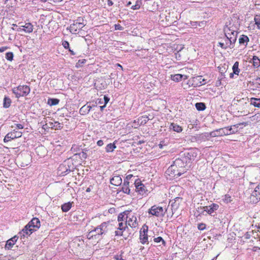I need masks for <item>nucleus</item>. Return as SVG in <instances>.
<instances>
[{
  "label": "nucleus",
  "mask_w": 260,
  "mask_h": 260,
  "mask_svg": "<svg viewBox=\"0 0 260 260\" xmlns=\"http://www.w3.org/2000/svg\"><path fill=\"white\" fill-rule=\"evenodd\" d=\"M199 150L196 147H190L187 150V151L184 152V155L185 160L177 159L174 161V165H172L168 170V172L174 171L173 175L174 177L177 176H180L184 173L186 172L187 169L184 165V161H187V159L189 160L194 159L198 154Z\"/></svg>",
  "instance_id": "f257e3e1"
},
{
  "label": "nucleus",
  "mask_w": 260,
  "mask_h": 260,
  "mask_svg": "<svg viewBox=\"0 0 260 260\" xmlns=\"http://www.w3.org/2000/svg\"><path fill=\"white\" fill-rule=\"evenodd\" d=\"M113 229L112 224L109 221L104 222L100 225L92 230V233L97 234L98 237L100 236L103 237Z\"/></svg>",
  "instance_id": "f03ea898"
},
{
  "label": "nucleus",
  "mask_w": 260,
  "mask_h": 260,
  "mask_svg": "<svg viewBox=\"0 0 260 260\" xmlns=\"http://www.w3.org/2000/svg\"><path fill=\"white\" fill-rule=\"evenodd\" d=\"M40 221L38 218H33L22 230V232L27 235H30L33 232L36 231L40 227Z\"/></svg>",
  "instance_id": "7ed1b4c3"
},
{
  "label": "nucleus",
  "mask_w": 260,
  "mask_h": 260,
  "mask_svg": "<svg viewBox=\"0 0 260 260\" xmlns=\"http://www.w3.org/2000/svg\"><path fill=\"white\" fill-rule=\"evenodd\" d=\"M74 166L72 160L69 159L65 160L58 168V174L61 176H65L70 172L73 171Z\"/></svg>",
  "instance_id": "20e7f679"
},
{
  "label": "nucleus",
  "mask_w": 260,
  "mask_h": 260,
  "mask_svg": "<svg viewBox=\"0 0 260 260\" xmlns=\"http://www.w3.org/2000/svg\"><path fill=\"white\" fill-rule=\"evenodd\" d=\"M30 88L27 85H20L12 89V92L17 98L27 95L30 93Z\"/></svg>",
  "instance_id": "39448f33"
},
{
  "label": "nucleus",
  "mask_w": 260,
  "mask_h": 260,
  "mask_svg": "<svg viewBox=\"0 0 260 260\" xmlns=\"http://www.w3.org/2000/svg\"><path fill=\"white\" fill-rule=\"evenodd\" d=\"M166 211H164L163 208L160 206L154 205L149 209L148 213L157 217H163Z\"/></svg>",
  "instance_id": "423d86ee"
},
{
  "label": "nucleus",
  "mask_w": 260,
  "mask_h": 260,
  "mask_svg": "<svg viewBox=\"0 0 260 260\" xmlns=\"http://www.w3.org/2000/svg\"><path fill=\"white\" fill-rule=\"evenodd\" d=\"M134 190L139 192V194L143 195L146 192V187L141 183L140 179L134 180Z\"/></svg>",
  "instance_id": "0eeeda50"
},
{
  "label": "nucleus",
  "mask_w": 260,
  "mask_h": 260,
  "mask_svg": "<svg viewBox=\"0 0 260 260\" xmlns=\"http://www.w3.org/2000/svg\"><path fill=\"white\" fill-rule=\"evenodd\" d=\"M71 151L74 156L78 155L81 159H85L87 156V150H80L79 147H71Z\"/></svg>",
  "instance_id": "6e6552de"
},
{
  "label": "nucleus",
  "mask_w": 260,
  "mask_h": 260,
  "mask_svg": "<svg viewBox=\"0 0 260 260\" xmlns=\"http://www.w3.org/2000/svg\"><path fill=\"white\" fill-rule=\"evenodd\" d=\"M134 180H132L131 182H124L122 186L121 191L123 192L129 194L131 193V190L132 189L134 190Z\"/></svg>",
  "instance_id": "1a4fd4ad"
},
{
  "label": "nucleus",
  "mask_w": 260,
  "mask_h": 260,
  "mask_svg": "<svg viewBox=\"0 0 260 260\" xmlns=\"http://www.w3.org/2000/svg\"><path fill=\"white\" fill-rule=\"evenodd\" d=\"M22 132L14 129L13 132L9 133L4 138V142H8L10 140L19 138L22 135Z\"/></svg>",
  "instance_id": "9d476101"
},
{
  "label": "nucleus",
  "mask_w": 260,
  "mask_h": 260,
  "mask_svg": "<svg viewBox=\"0 0 260 260\" xmlns=\"http://www.w3.org/2000/svg\"><path fill=\"white\" fill-rule=\"evenodd\" d=\"M85 25L86 24H78L74 22L73 24L70 25L69 29L71 33L77 34Z\"/></svg>",
  "instance_id": "9b49d317"
},
{
  "label": "nucleus",
  "mask_w": 260,
  "mask_h": 260,
  "mask_svg": "<svg viewBox=\"0 0 260 260\" xmlns=\"http://www.w3.org/2000/svg\"><path fill=\"white\" fill-rule=\"evenodd\" d=\"M254 198L255 199H252L253 202L257 203L260 200V183L255 188L251 193V199Z\"/></svg>",
  "instance_id": "f8f14e48"
},
{
  "label": "nucleus",
  "mask_w": 260,
  "mask_h": 260,
  "mask_svg": "<svg viewBox=\"0 0 260 260\" xmlns=\"http://www.w3.org/2000/svg\"><path fill=\"white\" fill-rule=\"evenodd\" d=\"M126 222L127 224H128L132 228H135L137 227L138 225L137 217L134 215H132L128 218H126Z\"/></svg>",
  "instance_id": "ddd939ff"
},
{
  "label": "nucleus",
  "mask_w": 260,
  "mask_h": 260,
  "mask_svg": "<svg viewBox=\"0 0 260 260\" xmlns=\"http://www.w3.org/2000/svg\"><path fill=\"white\" fill-rule=\"evenodd\" d=\"M219 207L218 205L213 203L209 206L203 207L204 211L207 212L209 214H211Z\"/></svg>",
  "instance_id": "4468645a"
},
{
  "label": "nucleus",
  "mask_w": 260,
  "mask_h": 260,
  "mask_svg": "<svg viewBox=\"0 0 260 260\" xmlns=\"http://www.w3.org/2000/svg\"><path fill=\"white\" fill-rule=\"evenodd\" d=\"M17 239L18 237L16 236H15L12 238L9 239L6 242L5 248L7 249H11L16 242Z\"/></svg>",
  "instance_id": "2eb2a0df"
},
{
  "label": "nucleus",
  "mask_w": 260,
  "mask_h": 260,
  "mask_svg": "<svg viewBox=\"0 0 260 260\" xmlns=\"http://www.w3.org/2000/svg\"><path fill=\"white\" fill-rule=\"evenodd\" d=\"M233 72L230 74V77L233 78L234 75H238L240 70L239 69V62L236 61L232 67Z\"/></svg>",
  "instance_id": "dca6fc26"
},
{
  "label": "nucleus",
  "mask_w": 260,
  "mask_h": 260,
  "mask_svg": "<svg viewBox=\"0 0 260 260\" xmlns=\"http://www.w3.org/2000/svg\"><path fill=\"white\" fill-rule=\"evenodd\" d=\"M110 182L112 184L118 186L122 183V179L119 176H115L110 179Z\"/></svg>",
  "instance_id": "f3484780"
},
{
  "label": "nucleus",
  "mask_w": 260,
  "mask_h": 260,
  "mask_svg": "<svg viewBox=\"0 0 260 260\" xmlns=\"http://www.w3.org/2000/svg\"><path fill=\"white\" fill-rule=\"evenodd\" d=\"M181 199L179 198H176L174 202L171 204L172 214L178 209L180 205L179 201Z\"/></svg>",
  "instance_id": "a211bd4d"
},
{
  "label": "nucleus",
  "mask_w": 260,
  "mask_h": 260,
  "mask_svg": "<svg viewBox=\"0 0 260 260\" xmlns=\"http://www.w3.org/2000/svg\"><path fill=\"white\" fill-rule=\"evenodd\" d=\"M238 32L237 31L232 30L230 34V36L229 37V41H230L231 45L234 44L237 40Z\"/></svg>",
  "instance_id": "6ab92c4d"
},
{
  "label": "nucleus",
  "mask_w": 260,
  "mask_h": 260,
  "mask_svg": "<svg viewBox=\"0 0 260 260\" xmlns=\"http://www.w3.org/2000/svg\"><path fill=\"white\" fill-rule=\"evenodd\" d=\"M21 27H23V30L27 33L32 32L34 26L31 23H26L24 25H22Z\"/></svg>",
  "instance_id": "aec40b11"
},
{
  "label": "nucleus",
  "mask_w": 260,
  "mask_h": 260,
  "mask_svg": "<svg viewBox=\"0 0 260 260\" xmlns=\"http://www.w3.org/2000/svg\"><path fill=\"white\" fill-rule=\"evenodd\" d=\"M91 109V106L89 105H84L80 108L79 110V113L81 115H85L89 112Z\"/></svg>",
  "instance_id": "412c9836"
},
{
  "label": "nucleus",
  "mask_w": 260,
  "mask_h": 260,
  "mask_svg": "<svg viewBox=\"0 0 260 260\" xmlns=\"http://www.w3.org/2000/svg\"><path fill=\"white\" fill-rule=\"evenodd\" d=\"M223 135H225L223 128H220L219 129H217L216 131L211 132L210 133V135L212 137L221 136Z\"/></svg>",
  "instance_id": "4be33fe9"
},
{
  "label": "nucleus",
  "mask_w": 260,
  "mask_h": 260,
  "mask_svg": "<svg viewBox=\"0 0 260 260\" xmlns=\"http://www.w3.org/2000/svg\"><path fill=\"white\" fill-rule=\"evenodd\" d=\"M170 128L171 129H172L174 132L180 133L182 132V128L181 126H179V125L177 124L176 123H172L170 126Z\"/></svg>",
  "instance_id": "5701e85b"
},
{
  "label": "nucleus",
  "mask_w": 260,
  "mask_h": 260,
  "mask_svg": "<svg viewBox=\"0 0 260 260\" xmlns=\"http://www.w3.org/2000/svg\"><path fill=\"white\" fill-rule=\"evenodd\" d=\"M148 235L146 234H143L142 231L140 233V240L142 244H145L148 243Z\"/></svg>",
  "instance_id": "b1692460"
},
{
  "label": "nucleus",
  "mask_w": 260,
  "mask_h": 260,
  "mask_svg": "<svg viewBox=\"0 0 260 260\" xmlns=\"http://www.w3.org/2000/svg\"><path fill=\"white\" fill-rule=\"evenodd\" d=\"M72 204L73 202L71 203L70 202L63 204L61 207L62 211L64 212L69 211L72 207Z\"/></svg>",
  "instance_id": "393cba45"
},
{
  "label": "nucleus",
  "mask_w": 260,
  "mask_h": 260,
  "mask_svg": "<svg viewBox=\"0 0 260 260\" xmlns=\"http://www.w3.org/2000/svg\"><path fill=\"white\" fill-rule=\"evenodd\" d=\"M11 104V100L7 96H5L4 99L3 106L5 108H9Z\"/></svg>",
  "instance_id": "a878e982"
},
{
  "label": "nucleus",
  "mask_w": 260,
  "mask_h": 260,
  "mask_svg": "<svg viewBox=\"0 0 260 260\" xmlns=\"http://www.w3.org/2000/svg\"><path fill=\"white\" fill-rule=\"evenodd\" d=\"M59 102V100L58 99H51L50 98L48 100L47 104L50 106H55L57 105Z\"/></svg>",
  "instance_id": "bb28decb"
},
{
  "label": "nucleus",
  "mask_w": 260,
  "mask_h": 260,
  "mask_svg": "<svg viewBox=\"0 0 260 260\" xmlns=\"http://www.w3.org/2000/svg\"><path fill=\"white\" fill-rule=\"evenodd\" d=\"M252 64L255 68L260 66V60L256 56H253L252 58Z\"/></svg>",
  "instance_id": "cd10ccee"
},
{
  "label": "nucleus",
  "mask_w": 260,
  "mask_h": 260,
  "mask_svg": "<svg viewBox=\"0 0 260 260\" xmlns=\"http://www.w3.org/2000/svg\"><path fill=\"white\" fill-rule=\"evenodd\" d=\"M195 106L198 111H203L206 108L205 104L201 102L196 103Z\"/></svg>",
  "instance_id": "c85d7f7f"
},
{
  "label": "nucleus",
  "mask_w": 260,
  "mask_h": 260,
  "mask_svg": "<svg viewBox=\"0 0 260 260\" xmlns=\"http://www.w3.org/2000/svg\"><path fill=\"white\" fill-rule=\"evenodd\" d=\"M184 76V75L181 74H175L174 75H171V79L174 81L179 82L181 80Z\"/></svg>",
  "instance_id": "c756f323"
},
{
  "label": "nucleus",
  "mask_w": 260,
  "mask_h": 260,
  "mask_svg": "<svg viewBox=\"0 0 260 260\" xmlns=\"http://www.w3.org/2000/svg\"><path fill=\"white\" fill-rule=\"evenodd\" d=\"M251 103L254 107L260 108V99H251Z\"/></svg>",
  "instance_id": "7c9ffc66"
},
{
  "label": "nucleus",
  "mask_w": 260,
  "mask_h": 260,
  "mask_svg": "<svg viewBox=\"0 0 260 260\" xmlns=\"http://www.w3.org/2000/svg\"><path fill=\"white\" fill-rule=\"evenodd\" d=\"M126 221L125 222H119L118 230L119 231H124L127 228V225Z\"/></svg>",
  "instance_id": "2f4dec72"
},
{
  "label": "nucleus",
  "mask_w": 260,
  "mask_h": 260,
  "mask_svg": "<svg viewBox=\"0 0 260 260\" xmlns=\"http://www.w3.org/2000/svg\"><path fill=\"white\" fill-rule=\"evenodd\" d=\"M249 40V38L247 36L242 35L239 39V42L240 44H242L247 43Z\"/></svg>",
  "instance_id": "473e14b6"
},
{
  "label": "nucleus",
  "mask_w": 260,
  "mask_h": 260,
  "mask_svg": "<svg viewBox=\"0 0 260 260\" xmlns=\"http://www.w3.org/2000/svg\"><path fill=\"white\" fill-rule=\"evenodd\" d=\"M149 118L147 116H142L140 118L138 119V120L140 122V124H145L149 120Z\"/></svg>",
  "instance_id": "72a5a7b5"
},
{
  "label": "nucleus",
  "mask_w": 260,
  "mask_h": 260,
  "mask_svg": "<svg viewBox=\"0 0 260 260\" xmlns=\"http://www.w3.org/2000/svg\"><path fill=\"white\" fill-rule=\"evenodd\" d=\"M238 131V127L236 126V125H234L233 126H231V128H229V136H230L231 134L237 133Z\"/></svg>",
  "instance_id": "f704fd0d"
},
{
  "label": "nucleus",
  "mask_w": 260,
  "mask_h": 260,
  "mask_svg": "<svg viewBox=\"0 0 260 260\" xmlns=\"http://www.w3.org/2000/svg\"><path fill=\"white\" fill-rule=\"evenodd\" d=\"M137 180V179H135V177L133 175L129 174L126 176L124 180V182H131L132 180Z\"/></svg>",
  "instance_id": "c9c22d12"
},
{
  "label": "nucleus",
  "mask_w": 260,
  "mask_h": 260,
  "mask_svg": "<svg viewBox=\"0 0 260 260\" xmlns=\"http://www.w3.org/2000/svg\"><path fill=\"white\" fill-rule=\"evenodd\" d=\"M254 21L257 27L258 28H260V15H256L255 16Z\"/></svg>",
  "instance_id": "e433bc0d"
},
{
  "label": "nucleus",
  "mask_w": 260,
  "mask_h": 260,
  "mask_svg": "<svg viewBox=\"0 0 260 260\" xmlns=\"http://www.w3.org/2000/svg\"><path fill=\"white\" fill-rule=\"evenodd\" d=\"M13 57L14 55L12 52H7L6 54V58L9 61H12L13 59Z\"/></svg>",
  "instance_id": "4c0bfd02"
},
{
  "label": "nucleus",
  "mask_w": 260,
  "mask_h": 260,
  "mask_svg": "<svg viewBox=\"0 0 260 260\" xmlns=\"http://www.w3.org/2000/svg\"><path fill=\"white\" fill-rule=\"evenodd\" d=\"M153 240L155 243H159V242H161L162 245H166V242L164 241V240L161 237H158L157 238H155Z\"/></svg>",
  "instance_id": "58836bf2"
},
{
  "label": "nucleus",
  "mask_w": 260,
  "mask_h": 260,
  "mask_svg": "<svg viewBox=\"0 0 260 260\" xmlns=\"http://www.w3.org/2000/svg\"><path fill=\"white\" fill-rule=\"evenodd\" d=\"M94 233H92V231H91L87 235V238L89 239H92V238H93V237H94V238H98L99 237H98V235L97 234H94Z\"/></svg>",
  "instance_id": "ea45409f"
},
{
  "label": "nucleus",
  "mask_w": 260,
  "mask_h": 260,
  "mask_svg": "<svg viewBox=\"0 0 260 260\" xmlns=\"http://www.w3.org/2000/svg\"><path fill=\"white\" fill-rule=\"evenodd\" d=\"M143 149H145V147H136L133 149L134 152L135 153H139L141 150V153H143Z\"/></svg>",
  "instance_id": "a19ab883"
},
{
  "label": "nucleus",
  "mask_w": 260,
  "mask_h": 260,
  "mask_svg": "<svg viewBox=\"0 0 260 260\" xmlns=\"http://www.w3.org/2000/svg\"><path fill=\"white\" fill-rule=\"evenodd\" d=\"M124 219V215L122 213H120L117 217V220L118 222H123Z\"/></svg>",
  "instance_id": "79ce46f5"
},
{
  "label": "nucleus",
  "mask_w": 260,
  "mask_h": 260,
  "mask_svg": "<svg viewBox=\"0 0 260 260\" xmlns=\"http://www.w3.org/2000/svg\"><path fill=\"white\" fill-rule=\"evenodd\" d=\"M83 18L81 17H78L76 20H74V22L80 24H85L83 22Z\"/></svg>",
  "instance_id": "37998d69"
},
{
  "label": "nucleus",
  "mask_w": 260,
  "mask_h": 260,
  "mask_svg": "<svg viewBox=\"0 0 260 260\" xmlns=\"http://www.w3.org/2000/svg\"><path fill=\"white\" fill-rule=\"evenodd\" d=\"M140 8V4L139 1H137L136 4L132 6L131 8L133 10H138Z\"/></svg>",
  "instance_id": "c03bdc74"
},
{
  "label": "nucleus",
  "mask_w": 260,
  "mask_h": 260,
  "mask_svg": "<svg viewBox=\"0 0 260 260\" xmlns=\"http://www.w3.org/2000/svg\"><path fill=\"white\" fill-rule=\"evenodd\" d=\"M197 79H198V81H200L201 85H204L206 83L205 80L204 79H202V76H198L196 78Z\"/></svg>",
  "instance_id": "a18cd8bd"
},
{
  "label": "nucleus",
  "mask_w": 260,
  "mask_h": 260,
  "mask_svg": "<svg viewBox=\"0 0 260 260\" xmlns=\"http://www.w3.org/2000/svg\"><path fill=\"white\" fill-rule=\"evenodd\" d=\"M122 213L124 214V215L126 216V219L128 218L130 216H131L132 215L131 213V211L129 210H125Z\"/></svg>",
  "instance_id": "49530a36"
},
{
  "label": "nucleus",
  "mask_w": 260,
  "mask_h": 260,
  "mask_svg": "<svg viewBox=\"0 0 260 260\" xmlns=\"http://www.w3.org/2000/svg\"><path fill=\"white\" fill-rule=\"evenodd\" d=\"M62 45L65 49H70V44L68 41H63Z\"/></svg>",
  "instance_id": "de8ad7c7"
},
{
  "label": "nucleus",
  "mask_w": 260,
  "mask_h": 260,
  "mask_svg": "<svg viewBox=\"0 0 260 260\" xmlns=\"http://www.w3.org/2000/svg\"><path fill=\"white\" fill-rule=\"evenodd\" d=\"M140 125H141L140 124V122L138 120L137 121L136 120H134V121L133 122V123L132 124V127H133L134 128H137L138 127H139Z\"/></svg>",
  "instance_id": "09e8293b"
},
{
  "label": "nucleus",
  "mask_w": 260,
  "mask_h": 260,
  "mask_svg": "<svg viewBox=\"0 0 260 260\" xmlns=\"http://www.w3.org/2000/svg\"><path fill=\"white\" fill-rule=\"evenodd\" d=\"M114 27L116 30H122L123 29V27L119 24H115Z\"/></svg>",
  "instance_id": "8fccbe9b"
},
{
  "label": "nucleus",
  "mask_w": 260,
  "mask_h": 260,
  "mask_svg": "<svg viewBox=\"0 0 260 260\" xmlns=\"http://www.w3.org/2000/svg\"><path fill=\"white\" fill-rule=\"evenodd\" d=\"M198 228L199 230H203L206 228V224L204 223H200L198 224Z\"/></svg>",
  "instance_id": "3c124183"
},
{
  "label": "nucleus",
  "mask_w": 260,
  "mask_h": 260,
  "mask_svg": "<svg viewBox=\"0 0 260 260\" xmlns=\"http://www.w3.org/2000/svg\"><path fill=\"white\" fill-rule=\"evenodd\" d=\"M54 127H56L57 128L61 129L62 126H61L60 123L58 121H55L54 124L53 125Z\"/></svg>",
  "instance_id": "603ef678"
},
{
  "label": "nucleus",
  "mask_w": 260,
  "mask_h": 260,
  "mask_svg": "<svg viewBox=\"0 0 260 260\" xmlns=\"http://www.w3.org/2000/svg\"><path fill=\"white\" fill-rule=\"evenodd\" d=\"M124 231H119L117 230L115 232V236H122V233Z\"/></svg>",
  "instance_id": "864d4df0"
},
{
  "label": "nucleus",
  "mask_w": 260,
  "mask_h": 260,
  "mask_svg": "<svg viewBox=\"0 0 260 260\" xmlns=\"http://www.w3.org/2000/svg\"><path fill=\"white\" fill-rule=\"evenodd\" d=\"M116 147H105L106 151L107 152H113L114 151V148Z\"/></svg>",
  "instance_id": "5fc2aeb1"
},
{
  "label": "nucleus",
  "mask_w": 260,
  "mask_h": 260,
  "mask_svg": "<svg viewBox=\"0 0 260 260\" xmlns=\"http://www.w3.org/2000/svg\"><path fill=\"white\" fill-rule=\"evenodd\" d=\"M104 100L105 105H106L109 102L110 99L107 96L104 95Z\"/></svg>",
  "instance_id": "6e6d98bb"
},
{
  "label": "nucleus",
  "mask_w": 260,
  "mask_h": 260,
  "mask_svg": "<svg viewBox=\"0 0 260 260\" xmlns=\"http://www.w3.org/2000/svg\"><path fill=\"white\" fill-rule=\"evenodd\" d=\"M93 189V185H90L88 187H87L86 189V192H89Z\"/></svg>",
  "instance_id": "4d7b16f0"
},
{
  "label": "nucleus",
  "mask_w": 260,
  "mask_h": 260,
  "mask_svg": "<svg viewBox=\"0 0 260 260\" xmlns=\"http://www.w3.org/2000/svg\"><path fill=\"white\" fill-rule=\"evenodd\" d=\"M8 49H9V47L7 46L2 47L0 48V52H3Z\"/></svg>",
  "instance_id": "13d9d810"
},
{
  "label": "nucleus",
  "mask_w": 260,
  "mask_h": 260,
  "mask_svg": "<svg viewBox=\"0 0 260 260\" xmlns=\"http://www.w3.org/2000/svg\"><path fill=\"white\" fill-rule=\"evenodd\" d=\"M16 126L17 129H23L24 127L21 124H16Z\"/></svg>",
  "instance_id": "bf43d9fd"
},
{
  "label": "nucleus",
  "mask_w": 260,
  "mask_h": 260,
  "mask_svg": "<svg viewBox=\"0 0 260 260\" xmlns=\"http://www.w3.org/2000/svg\"><path fill=\"white\" fill-rule=\"evenodd\" d=\"M97 144L99 146H102L104 145L103 141L102 140H99L97 142Z\"/></svg>",
  "instance_id": "052dcab7"
},
{
  "label": "nucleus",
  "mask_w": 260,
  "mask_h": 260,
  "mask_svg": "<svg viewBox=\"0 0 260 260\" xmlns=\"http://www.w3.org/2000/svg\"><path fill=\"white\" fill-rule=\"evenodd\" d=\"M257 250H260V247L257 246H254L252 249L253 251H256Z\"/></svg>",
  "instance_id": "680f3d73"
},
{
  "label": "nucleus",
  "mask_w": 260,
  "mask_h": 260,
  "mask_svg": "<svg viewBox=\"0 0 260 260\" xmlns=\"http://www.w3.org/2000/svg\"><path fill=\"white\" fill-rule=\"evenodd\" d=\"M107 4L109 6H111L113 5V3L111 0H108Z\"/></svg>",
  "instance_id": "e2e57ef3"
},
{
  "label": "nucleus",
  "mask_w": 260,
  "mask_h": 260,
  "mask_svg": "<svg viewBox=\"0 0 260 260\" xmlns=\"http://www.w3.org/2000/svg\"><path fill=\"white\" fill-rule=\"evenodd\" d=\"M219 45L222 48H226V47H225V45H224V43H221V42H219Z\"/></svg>",
  "instance_id": "0e129e2a"
},
{
  "label": "nucleus",
  "mask_w": 260,
  "mask_h": 260,
  "mask_svg": "<svg viewBox=\"0 0 260 260\" xmlns=\"http://www.w3.org/2000/svg\"><path fill=\"white\" fill-rule=\"evenodd\" d=\"M85 61H86V60H85V59L79 60L78 61V63H79V64H82V63H85Z\"/></svg>",
  "instance_id": "69168bd1"
},
{
  "label": "nucleus",
  "mask_w": 260,
  "mask_h": 260,
  "mask_svg": "<svg viewBox=\"0 0 260 260\" xmlns=\"http://www.w3.org/2000/svg\"><path fill=\"white\" fill-rule=\"evenodd\" d=\"M48 124H49V125H48L49 127L53 128L54 127L53 125L54 124V123L49 122L48 123Z\"/></svg>",
  "instance_id": "338daca9"
},
{
  "label": "nucleus",
  "mask_w": 260,
  "mask_h": 260,
  "mask_svg": "<svg viewBox=\"0 0 260 260\" xmlns=\"http://www.w3.org/2000/svg\"><path fill=\"white\" fill-rule=\"evenodd\" d=\"M147 232H148V227L147 226L146 229H143V231L142 232V233L143 234H147Z\"/></svg>",
  "instance_id": "774afa93"
}]
</instances>
